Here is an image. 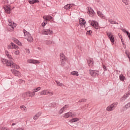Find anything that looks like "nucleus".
I'll return each mask as SVG.
<instances>
[{"instance_id":"56","label":"nucleus","mask_w":130,"mask_h":130,"mask_svg":"<svg viewBox=\"0 0 130 130\" xmlns=\"http://www.w3.org/2000/svg\"><path fill=\"white\" fill-rule=\"evenodd\" d=\"M128 88H129V89H130V84L128 86Z\"/></svg>"},{"instance_id":"18","label":"nucleus","mask_w":130,"mask_h":130,"mask_svg":"<svg viewBox=\"0 0 130 130\" xmlns=\"http://www.w3.org/2000/svg\"><path fill=\"white\" fill-rule=\"evenodd\" d=\"M13 40L14 42H15V43H16V44H18V45H19V46H22V44L20 42V41H19V40H18V39L16 38H13Z\"/></svg>"},{"instance_id":"4","label":"nucleus","mask_w":130,"mask_h":130,"mask_svg":"<svg viewBox=\"0 0 130 130\" xmlns=\"http://www.w3.org/2000/svg\"><path fill=\"white\" fill-rule=\"evenodd\" d=\"M107 35L109 38L110 41L112 42V43L114 44V37H113V34H112V32H107Z\"/></svg>"},{"instance_id":"36","label":"nucleus","mask_w":130,"mask_h":130,"mask_svg":"<svg viewBox=\"0 0 130 130\" xmlns=\"http://www.w3.org/2000/svg\"><path fill=\"white\" fill-rule=\"evenodd\" d=\"M120 81H124V77L123 75H120L119 76Z\"/></svg>"},{"instance_id":"41","label":"nucleus","mask_w":130,"mask_h":130,"mask_svg":"<svg viewBox=\"0 0 130 130\" xmlns=\"http://www.w3.org/2000/svg\"><path fill=\"white\" fill-rule=\"evenodd\" d=\"M48 94L50 96H52L53 95V91H48Z\"/></svg>"},{"instance_id":"52","label":"nucleus","mask_w":130,"mask_h":130,"mask_svg":"<svg viewBox=\"0 0 130 130\" xmlns=\"http://www.w3.org/2000/svg\"><path fill=\"white\" fill-rule=\"evenodd\" d=\"M122 31H123V32H124L125 33H126V34H127V32H128V31H126V30L125 29H122Z\"/></svg>"},{"instance_id":"21","label":"nucleus","mask_w":130,"mask_h":130,"mask_svg":"<svg viewBox=\"0 0 130 130\" xmlns=\"http://www.w3.org/2000/svg\"><path fill=\"white\" fill-rule=\"evenodd\" d=\"M74 5V4H67L64 7V8L66 10H69V9H71Z\"/></svg>"},{"instance_id":"42","label":"nucleus","mask_w":130,"mask_h":130,"mask_svg":"<svg viewBox=\"0 0 130 130\" xmlns=\"http://www.w3.org/2000/svg\"><path fill=\"white\" fill-rule=\"evenodd\" d=\"M86 101H87L86 99H82L79 100V102H86Z\"/></svg>"},{"instance_id":"53","label":"nucleus","mask_w":130,"mask_h":130,"mask_svg":"<svg viewBox=\"0 0 130 130\" xmlns=\"http://www.w3.org/2000/svg\"><path fill=\"white\" fill-rule=\"evenodd\" d=\"M12 125H13H13H16V123H13L12 124Z\"/></svg>"},{"instance_id":"45","label":"nucleus","mask_w":130,"mask_h":130,"mask_svg":"<svg viewBox=\"0 0 130 130\" xmlns=\"http://www.w3.org/2000/svg\"><path fill=\"white\" fill-rule=\"evenodd\" d=\"M87 35H91L92 34V30H88L86 32Z\"/></svg>"},{"instance_id":"29","label":"nucleus","mask_w":130,"mask_h":130,"mask_svg":"<svg viewBox=\"0 0 130 130\" xmlns=\"http://www.w3.org/2000/svg\"><path fill=\"white\" fill-rule=\"evenodd\" d=\"M5 53H6L7 57H8V58H9V59H12V56L11 55L9 54V52L8 51H6Z\"/></svg>"},{"instance_id":"31","label":"nucleus","mask_w":130,"mask_h":130,"mask_svg":"<svg viewBox=\"0 0 130 130\" xmlns=\"http://www.w3.org/2000/svg\"><path fill=\"white\" fill-rule=\"evenodd\" d=\"M11 45L12 46V48H15V49H17V48H18V46L13 43H11Z\"/></svg>"},{"instance_id":"44","label":"nucleus","mask_w":130,"mask_h":130,"mask_svg":"<svg viewBox=\"0 0 130 130\" xmlns=\"http://www.w3.org/2000/svg\"><path fill=\"white\" fill-rule=\"evenodd\" d=\"M125 108H126V109H127V108H129L130 107V103H128V104H127L125 106Z\"/></svg>"},{"instance_id":"25","label":"nucleus","mask_w":130,"mask_h":130,"mask_svg":"<svg viewBox=\"0 0 130 130\" xmlns=\"http://www.w3.org/2000/svg\"><path fill=\"white\" fill-rule=\"evenodd\" d=\"M80 120L79 118H74L70 120V122H76V121H79Z\"/></svg>"},{"instance_id":"11","label":"nucleus","mask_w":130,"mask_h":130,"mask_svg":"<svg viewBox=\"0 0 130 130\" xmlns=\"http://www.w3.org/2000/svg\"><path fill=\"white\" fill-rule=\"evenodd\" d=\"M130 95V90L126 93V94H125L123 96H122L121 99L120 101H124L125 100V99H126V98H127Z\"/></svg>"},{"instance_id":"37","label":"nucleus","mask_w":130,"mask_h":130,"mask_svg":"<svg viewBox=\"0 0 130 130\" xmlns=\"http://www.w3.org/2000/svg\"><path fill=\"white\" fill-rule=\"evenodd\" d=\"M122 2L127 6L128 5V0H122Z\"/></svg>"},{"instance_id":"48","label":"nucleus","mask_w":130,"mask_h":130,"mask_svg":"<svg viewBox=\"0 0 130 130\" xmlns=\"http://www.w3.org/2000/svg\"><path fill=\"white\" fill-rule=\"evenodd\" d=\"M103 67L105 71H107V68H106V66H105V65H103Z\"/></svg>"},{"instance_id":"38","label":"nucleus","mask_w":130,"mask_h":130,"mask_svg":"<svg viewBox=\"0 0 130 130\" xmlns=\"http://www.w3.org/2000/svg\"><path fill=\"white\" fill-rule=\"evenodd\" d=\"M15 52V54H16V55H19L20 54V51H19V50H16V51H14Z\"/></svg>"},{"instance_id":"54","label":"nucleus","mask_w":130,"mask_h":130,"mask_svg":"<svg viewBox=\"0 0 130 130\" xmlns=\"http://www.w3.org/2000/svg\"><path fill=\"white\" fill-rule=\"evenodd\" d=\"M8 48H12V47H11V46H8Z\"/></svg>"},{"instance_id":"34","label":"nucleus","mask_w":130,"mask_h":130,"mask_svg":"<svg viewBox=\"0 0 130 130\" xmlns=\"http://www.w3.org/2000/svg\"><path fill=\"white\" fill-rule=\"evenodd\" d=\"M46 44H47V45H50V44H52V41L47 40L46 41Z\"/></svg>"},{"instance_id":"51","label":"nucleus","mask_w":130,"mask_h":130,"mask_svg":"<svg viewBox=\"0 0 130 130\" xmlns=\"http://www.w3.org/2000/svg\"><path fill=\"white\" fill-rule=\"evenodd\" d=\"M35 91H34L32 93V95H31V96H32V97H34V96H35Z\"/></svg>"},{"instance_id":"7","label":"nucleus","mask_w":130,"mask_h":130,"mask_svg":"<svg viewBox=\"0 0 130 130\" xmlns=\"http://www.w3.org/2000/svg\"><path fill=\"white\" fill-rule=\"evenodd\" d=\"M89 73L91 77H96L98 73H99V71H95V70H89Z\"/></svg>"},{"instance_id":"5","label":"nucleus","mask_w":130,"mask_h":130,"mask_svg":"<svg viewBox=\"0 0 130 130\" xmlns=\"http://www.w3.org/2000/svg\"><path fill=\"white\" fill-rule=\"evenodd\" d=\"M42 34L43 35H52L53 31L50 29H44Z\"/></svg>"},{"instance_id":"26","label":"nucleus","mask_w":130,"mask_h":130,"mask_svg":"<svg viewBox=\"0 0 130 130\" xmlns=\"http://www.w3.org/2000/svg\"><path fill=\"white\" fill-rule=\"evenodd\" d=\"M97 14L98 16H99V17H100L101 18H104L105 17L104 14H102V12L100 11H98Z\"/></svg>"},{"instance_id":"10","label":"nucleus","mask_w":130,"mask_h":130,"mask_svg":"<svg viewBox=\"0 0 130 130\" xmlns=\"http://www.w3.org/2000/svg\"><path fill=\"white\" fill-rule=\"evenodd\" d=\"M27 62L28 63H34L35 64H38V63H40V62H39V61L33 59H28Z\"/></svg>"},{"instance_id":"19","label":"nucleus","mask_w":130,"mask_h":130,"mask_svg":"<svg viewBox=\"0 0 130 130\" xmlns=\"http://www.w3.org/2000/svg\"><path fill=\"white\" fill-rule=\"evenodd\" d=\"M93 62H94L93 61V59L90 58L87 60V63L89 67H91V66H93Z\"/></svg>"},{"instance_id":"39","label":"nucleus","mask_w":130,"mask_h":130,"mask_svg":"<svg viewBox=\"0 0 130 130\" xmlns=\"http://www.w3.org/2000/svg\"><path fill=\"white\" fill-rule=\"evenodd\" d=\"M18 82L20 84H23V83H25V81L23 80H22V79H19L18 80Z\"/></svg>"},{"instance_id":"28","label":"nucleus","mask_w":130,"mask_h":130,"mask_svg":"<svg viewBox=\"0 0 130 130\" xmlns=\"http://www.w3.org/2000/svg\"><path fill=\"white\" fill-rule=\"evenodd\" d=\"M20 108L22 110V111H27V108H26L25 106H21Z\"/></svg>"},{"instance_id":"9","label":"nucleus","mask_w":130,"mask_h":130,"mask_svg":"<svg viewBox=\"0 0 130 130\" xmlns=\"http://www.w3.org/2000/svg\"><path fill=\"white\" fill-rule=\"evenodd\" d=\"M91 24L92 27L95 28V29H98L99 28V25L98 24V22H97V21H92Z\"/></svg>"},{"instance_id":"46","label":"nucleus","mask_w":130,"mask_h":130,"mask_svg":"<svg viewBox=\"0 0 130 130\" xmlns=\"http://www.w3.org/2000/svg\"><path fill=\"white\" fill-rule=\"evenodd\" d=\"M125 53H126L128 58H129V61H130V56H129V54H128V52H127V51H126Z\"/></svg>"},{"instance_id":"27","label":"nucleus","mask_w":130,"mask_h":130,"mask_svg":"<svg viewBox=\"0 0 130 130\" xmlns=\"http://www.w3.org/2000/svg\"><path fill=\"white\" fill-rule=\"evenodd\" d=\"M108 20L109 21V23H110L111 24H118L117 22H116V21H115L112 19H108Z\"/></svg>"},{"instance_id":"14","label":"nucleus","mask_w":130,"mask_h":130,"mask_svg":"<svg viewBox=\"0 0 130 130\" xmlns=\"http://www.w3.org/2000/svg\"><path fill=\"white\" fill-rule=\"evenodd\" d=\"M73 117V113L72 112H68L64 114V118H69V117Z\"/></svg>"},{"instance_id":"30","label":"nucleus","mask_w":130,"mask_h":130,"mask_svg":"<svg viewBox=\"0 0 130 130\" xmlns=\"http://www.w3.org/2000/svg\"><path fill=\"white\" fill-rule=\"evenodd\" d=\"M55 82H56L57 86H59L60 87H62V86H64V85H63V84L60 83L58 81H56Z\"/></svg>"},{"instance_id":"40","label":"nucleus","mask_w":130,"mask_h":130,"mask_svg":"<svg viewBox=\"0 0 130 130\" xmlns=\"http://www.w3.org/2000/svg\"><path fill=\"white\" fill-rule=\"evenodd\" d=\"M41 87H39L38 88H36V89H34V91H35V92H37V91H39L40 90H41Z\"/></svg>"},{"instance_id":"2","label":"nucleus","mask_w":130,"mask_h":130,"mask_svg":"<svg viewBox=\"0 0 130 130\" xmlns=\"http://www.w3.org/2000/svg\"><path fill=\"white\" fill-rule=\"evenodd\" d=\"M23 33L24 37L25 39H27V41H29V42L33 41V38L31 36L29 32L26 31V30H23Z\"/></svg>"},{"instance_id":"17","label":"nucleus","mask_w":130,"mask_h":130,"mask_svg":"<svg viewBox=\"0 0 130 130\" xmlns=\"http://www.w3.org/2000/svg\"><path fill=\"white\" fill-rule=\"evenodd\" d=\"M12 73L15 75V76L19 77L20 76V72L19 71L15 70H11Z\"/></svg>"},{"instance_id":"20","label":"nucleus","mask_w":130,"mask_h":130,"mask_svg":"<svg viewBox=\"0 0 130 130\" xmlns=\"http://www.w3.org/2000/svg\"><path fill=\"white\" fill-rule=\"evenodd\" d=\"M40 95L43 96V95H48V90L46 89L43 90L40 92Z\"/></svg>"},{"instance_id":"23","label":"nucleus","mask_w":130,"mask_h":130,"mask_svg":"<svg viewBox=\"0 0 130 130\" xmlns=\"http://www.w3.org/2000/svg\"><path fill=\"white\" fill-rule=\"evenodd\" d=\"M28 2L30 5H34L35 3H39V0H32V1H28Z\"/></svg>"},{"instance_id":"35","label":"nucleus","mask_w":130,"mask_h":130,"mask_svg":"<svg viewBox=\"0 0 130 130\" xmlns=\"http://www.w3.org/2000/svg\"><path fill=\"white\" fill-rule=\"evenodd\" d=\"M46 25H47V22L44 20L43 22L42 23V27H44Z\"/></svg>"},{"instance_id":"33","label":"nucleus","mask_w":130,"mask_h":130,"mask_svg":"<svg viewBox=\"0 0 130 130\" xmlns=\"http://www.w3.org/2000/svg\"><path fill=\"white\" fill-rule=\"evenodd\" d=\"M67 61V59H64L63 60H61V65L64 66L66 64V62Z\"/></svg>"},{"instance_id":"13","label":"nucleus","mask_w":130,"mask_h":130,"mask_svg":"<svg viewBox=\"0 0 130 130\" xmlns=\"http://www.w3.org/2000/svg\"><path fill=\"white\" fill-rule=\"evenodd\" d=\"M88 14H89L90 17H93V15H94V11L91 8H88Z\"/></svg>"},{"instance_id":"22","label":"nucleus","mask_w":130,"mask_h":130,"mask_svg":"<svg viewBox=\"0 0 130 130\" xmlns=\"http://www.w3.org/2000/svg\"><path fill=\"white\" fill-rule=\"evenodd\" d=\"M41 115V113H38L36 114V115L34 117V119L35 120H36V119H38L39 118V116Z\"/></svg>"},{"instance_id":"15","label":"nucleus","mask_w":130,"mask_h":130,"mask_svg":"<svg viewBox=\"0 0 130 130\" xmlns=\"http://www.w3.org/2000/svg\"><path fill=\"white\" fill-rule=\"evenodd\" d=\"M4 10L7 14H10L11 13V11L12 9L10 8V6H6L4 7Z\"/></svg>"},{"instance_id":"8","label":"nucleus","mask_w":130,"mask_h":130,"mask_svg":"<svg viewBox=\"0 0 130 130\" xmlns=\"http://www.w3.org/2000/svg\"><path fill=\"white\" fill-rule=\"evenodd\" d=\"M44 20L46 21H53V18L51 16H48V15H45L43 17Z\"/></svg>"},{"instance_id":"24","label":"nucleus","mask_w":130,"mask_h":130,"mask_svg":"<svg viewBox=\"0 0 130 130\" xmlns=\"http://www.w3.org/2000/svg\"><path fill=\"white\" fill-rule=\"evenodd\" d=\"M71 74L72 76H77V77L79 76V72H78V71H73Z\"/></svg>"},{"instance_id":"6","label":"nucleus","mask_w":130,"mask_h":130,"mask_svg":"<svg viewBox=\"0 0 130 130\" xmlns=\"http://www.w3.org/2000/svg\"><path fill=\"white\" fill-rule=\"evenodd\" d=\"M22 98H27V97H32V95H31V92L26 91V92H23L22 94Z\"/></svg>"},{"instance_id":"55","label":"nucleus","mask_w":130,"mask_h":130,"mask_svg":"<svg viewBox=\"0 0 130 130\" xmlns=\"http://www.w3.org/2000/svg\"><path fill=\"white\" fill-rule=\"evenodd\" d=\"M121 41H122V44H124V43L122 41V39H121Z\"/></svg>"},{"instance_id":"49","label":"nucleus","mask_w":130,"mask_h":130,"mask_svg":"<svg viewBox=\"0 0 130 130\" xmlns=\"http://www.w3.org/2000/svg\"><path fill=\"white\" fill-rule=\"evenodd\" d=\"M63 111H64V110L63 109H62V108L60 109V110L59 111V113H62V112H63Z\"/></svg>"},{"instance_id":"16","label":"nucleus","mask_w":130,"mask_h":130,"mask_svg":"<svg viewBox=\"0 0 130 130\" xmlns=\"http://www.w3.org/2000/svg\"><path fill=\"white\" fill-rule=\"evenodd\" d=\"M79 24L80 26H84L86 24V20L83 18L79 19Z\"/></svg>"},{"instance_id":"47","label":"nucleus","mask_w":130,"mask_h":130,"mask_svg":"<svg viewBox=\"0 0 130 130\" xmlns=\"http://www.w3.org/2000/svg\"><path fill=\"white\" fill-rule=\"evenodd\" d=\"M25 52H26L27 53H30V50L28 49H25Z\"/></svg>"},{"instance_id":"12","label":"nucleus","mask_w":130,"mask_h":130,"mask_svg":"<svg viewBox=\"0 0 130 130\" xmlns=\"http://www.w3.org/2000/svg\"><path fill=\"white\" fill-rule=\"evenodd\" d=\"M17 26V24L14 23V22H9V27L10 28L11 30L12 31L14 30V28Z\"/></svg>"},{"instance_id":"32","label":"nucleus","mask_w":130,"mask_h":130,"mask_svg":"<svg viewBox=\"0 0 130 130\" xmlns=\"http://www.w3.org/2000/svg\"><path fill=\"white\" fill-rule=\"evenodd\" d=\"M60 56L61 60L63 59H66V56H64V54H63V53H60Z\"/></svg>"},{"instance_id":"3","label":"nucleus","mask_w":130,"mask_h":130,"mask_svg":"<svg viewBox=\"0 0 130 130\" xmlns=\"http://www.w3.org/2000/svg\"><path fill=\"white\" fill-rule=\"evenodd\" d=\"M116 106H117V104L114 103L107 108V111H112V110H114V109H115V107H116Z\"/></svg>"},{"instance_id":"1","label":"nucleus","mask_w":130,"mask_h":130,"mask_svg":"<svg viewBox=\"0 0 130 130\" xmlns=\"http://www.w3.org/2000/svg\"><path fill=\"white\" fill-rule=\"evenodd\" d=\"M2 61L4 64H6L7 67H10L11 68H12V69H20V67L18 65L16 64L12 61H9V60L6 59H2Z\"/></svg>"},{"instance_id":"50","label":"nucleus","mask_w":130,"mask_h":130,"mask_svg":"<svg viewBox=\"0 0 130 130\" xmlns=\"http://www.w3.org/2000/svg\"><path fill=\"white\" fill-rule=\"evenodd\" d=\"M127 35L129 39H130V33H129V32H128V31L127 32Z\"/></svg>"},{"instance_id":"43","label":"nucleus","mask_w":130,"mask_h":130,"mask_svg":"<svg viewBox=\"0 0 130 130\" xmlns=\"http://www.w3.org/2000/svg\"><path fill=\"white\" fill-rule=\"evenodd\" d=\"M69 108L68 105H65L63 108L62 109L64 111V110H67V109Z\"/></svg>"}]
</instances>
